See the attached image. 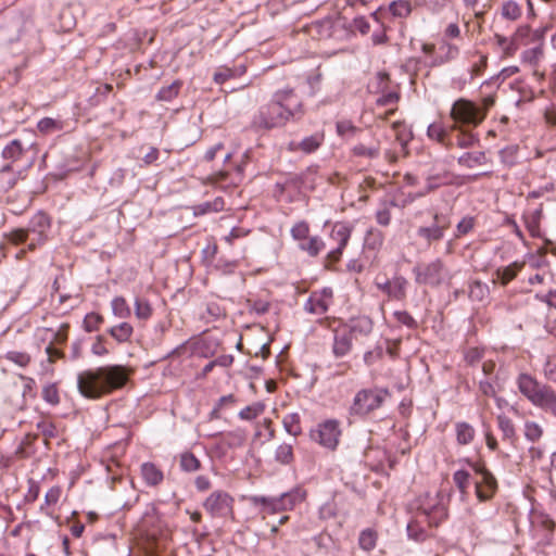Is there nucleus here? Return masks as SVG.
<instances>
[{
    "label": "nucleus",
    "instance_id": "nucleus-1",
    "mask_svg": "<svg viewBox=\"0 0 556 556\" xmlns=\"http://www.w3.org/2000/svg\"><path fill=\"white\" fill-rule=\"evenodd\" d=\"M131 372L117 364L86 369L77 375V388L84 397L98 400L124 388Z\"/></svg>",
    "mask_w": 556,
    "mask_h": 556
},
{
    "label": "nucleus",
    "instance_id": "nucleus-2",
    "mask_svg": "<svg viewBox=\"0 0 556 556\" xmlns=\"http://www.w3.org/2000/svg\"><path fill=\"white\" fill-rule=\"evenodd\" d=\"M303 114L302 100L293 88L277 90L271 100L262 105L253 117V126L262 129H271L286 125L290 119Z\"/></svg>",
    "mask_w": 556,
    "mask_h": 556
},
{
    "label": "nucleus",
    "instance_id": "nucleus-3",
    "mask_svg": "<svg viewBox=\"0 0 556 556\" xmlns=\"http://www.w3.org/2000/svg\"><path fill=\"white\" fill-rule=\"evenodd\" d=\"M50 220L47 214L39 212L33 216L27 228L12 230L8 239L13 244H22L29 240L28 250L34 251L47 241Z\"/></svg>",
    "mask_w": 556,
    "mask_h": 556
},
{
    "label": "nucleus",
    "instance_id": "nucleus-4",
    "mask_svg": "<svg viewBox=\"0 0 556 556\" xmlns=\"http://www.w3.org/2000/svg\"><path fill=\"white\" fill-rule=\"evenodd\" d=\"M418 518L425 520L429 527H438L447 518L445 497L441 493H426L417 501Z\"/></svg>",
    "mask_w": 556,
    "mask_h": 556
},
{
    "label": "nucleus",
    "instance_id": "nucleus-5",
    "mask_svg": "<svg viewBox=\"0 0 556 556\" xmlns=\"http://www.w3.org/2000/svg\"><path fill=\"white\" fill-rule=\"evenodd\" d=\"M390 395L389 390L384 388L362 389L355 394L350 413L359 417L367 416L380 408Z\"/></svg>",
    "mask_w": 556,
    "mask_h": 556
},
{
    "label": "nucleus",
    "instance_id": "nucleus-6",
    "mask_svg": "<svg viewBox=\"0 0 556 556\" xmlns=\"http://www.w3.org/2000/svg\"><path fill=\"white\" fill-rule=\"evenodd\" d=\"M450 116L454 122L452 129H460L477 127L485 118V113L473 102L462 98L453 103Z\"/></svg>",
    "mask_w": 556,
    "mask_h": 556
},
{
    "label": "nucleus",
    "instance_id": "nucleus-7",
    "mask_svg": "<svg viewBox=\"0 0 556 556\" xmlns=\"http://www.w3.org/2000/svg\"><path fill=\"white\" fill-rule=\"evenodd\" d=\"M523 396L535 406L556 415V393L549 387L541 384L526 375H523Z\"/></svg>",
    "mask_w": 556,
    "mask_h": 556
},
{
    "label": "nucleus",
    "instance_id": "nucleus-8",
    "mask_svg": "<svg viewBox=\"0 0 556 556\" xmlns=\"http://www.w3.org/2000/svg\"><path fill=\"white\" fill-rule=\"evenodd\" d=\"M545 31L546 27H539L534 30H531L530 28L526 29V27H523V46L532 45L523 52V61L528 62L532 66L531 72L535 77L543 76V74H540L534 66L543 56L542 47Z\"/></svg>",
    "mask_w": 556,
    "mask_h": 556
},
{
    "label": "nucleus",
    "instance_id": "nucleus-9",
    "mask_svg": "<svg viewBox=\"0 0 556 556\" xmlns=\"http://www.w3.org/2000/svg\"><path fill=\"white\" fill-rule=\"evenodd\" d=\"M433 223L430 226L419 227L417 236L421 238L427 245H432L443 239L444 232L451 226L448 214L442 212H434L432 216Z\"/></svg>",
    "mask_w": 556,
    "mask_h": 556
},
{
    "label": "nucleus",
    "instance_id": "nucleus-10",
    "mask_svg": "<svg viewBox=\"0 0 556 556\" xmlns=\"http://www.w3.org/2000/svg\"><path fill=\"white\" fill-rule=\"evenodd\" d=\"M413 273L417 283L438 287L442 283L445 269L441 260L437 258L426 265H417Z\"/></svg>",
    "mask_w": 556,
    "mask_h": 556
},
{
    "label": "nucleus",
    "instance_id": "nucleus-11",
    "mask_svg": "<svg viewBox=\"0 0 556 556\" xmlns=\"http://www.w3.org/2000/svg\"><path fill=\"white\" fill-rule=\"evenodd\" d=\"M341 435L339 422L337 420H326L311 431V438L319 445L333 451Z\"/></svg>",
    "mask_w": 556,
    "mask_h": 556
},
{
    "label": "nucleus",
    "instance_id": "nucleus-12",
    "mask_svg": "<svg viewBox=\"0 0 556 556\" xmlns=\"http://www.w3.org/2000/svg\"><path fill=\"white\" fill-rule=\"evenodd\" d=\"M203 506L213 517L233 516V498L224 491L213 492L205 500Z\"/></svg>",
    "mask_w": 556,
    "mask_h": 556
},
{
    "label": "nucleus",
    "instance_id": "nucleus-13",
    "mask_svg": "<svg viewBox=\"0 0 556 556\" xmlns=\"http://www.w3.org/2000/svg\"><path fill=\"white\" fill-rule=\"evenodd\" d=\"M29 152H31V156L28 160L27 167H31L38 154L37 144L34 142L25 146L22 140L13 139L3 148L1 155L4 160L14 163L22 160Z\"/></svg>",
    "mask_w": 556,
    "mask_h": 556
},
{
    "label": "nucleus",
    "instance_id": "nucleus-14",
    "mask_svg": "<svg viewBox=\"0 0 556 556\" xmlns=\"http://www.w3.org/2000/svg\"><path fill=\"white\" fill-rule=\"evenodd\" d=\"M352 231L353 226L348 223H336L333 225L330 237L338 243V247L328 253L327 258L329 262L337 263L341 258L343 250L351 238Z\"/></svg>",
    "mask_w": 556,
    "mask_h": 556
},
{
    "label": "nucleus",
    "instance_id": "nucleus-15",
    "mask_svg": "<svg viewBox=\"0 0 556 556\" xmlns=\"http://www.w3.org/2000/svg\"><path fill=\"white\" fill-rule=\"evenodd\" d=\"M333 302V291L331 288H324L311 293L304 304L305 312L315 315L326 314Z\"/></svg>",
    "mask_w": 556,
    "mask_h": 556
},
{
    "label": "nucleus",
    "instance_id": "nucleus-16",
    "mask_svg": "<svg viewBox=\"0 0 556 556\" xmlns=\"http://www.w3.org/2000/svg\"><path fill=\"white\" fill-rule=\"evenodd\" d=\"M473 468L478 476L475 480L477 496L480 501H488L496 490V480L484 467L475 465Z\"/></svg>",
    "mask_w": 556,
    "mask_h": 556
},
{
    "label": "nucleus",
    "instance_id": "nucleus-17",
    "mask_svg": "<svg viewBox=\"0 0 556 556\" xmlns=\"http://www.w3.org/2000/svg\"><path fill=\"white\" fill-rule=\"evenodd\" d=\"M529 522L534 538L545 536L553 529V521L547 515L536 510L531 504Z\"/></svg>",
    "mask_w": 556,
    "mask_h": 556
},
{
    "label": "nucleus",
    "instance_id": "nucleus-18",
    "mask_svg": "<svg viewBox=\"0 0 556 556\" xmlns=\"http://www.w3.org/2000/svg\"><path fill=\"white\" fill-rule=\"evenodd\" d=\"M248 501L251 505L257 508L258 514L263 519L266 518L267 515H274L281 511V507L279 506V502L277 497H266V496H250Z\"/></svg>",
    "mask_w": 556,
    "mask_h": 556
},
{
    "label": "nucleus",
    "instance_id": "nucleus-19",
    "mask_svg": "<svg viewBox=\"0 0 556 556\" xmlns=\"http://www.w3.org/2000/svg\"><path fill=\"white\" fill-rule=\"evenodd\" d=\"M352 345L353 338L351 331H346V328L334 331L332 352L336 357H343L349 354Z\"/></svg>",
    "mask_w": 556,
    "mask_h": 556
},
{
    "label": "nucleus",
    "instance_id": "nucleus-20",
    "mask_svg": "<svg viewBox=\"0 0 556 556\" xmlns=\"http://www.w3.org/2000/svg\"><path fill=\"white\" fill-rule=\"evenodd\" d=\"M305 491L301 488H294L277 497L281 511L292 510L298 504L304 501Z\"/></svg>",
    "mask_w": 556,
    "mask_h": 556
},
{
    "label": "nucleus",
    "instance_id": "nucleus-21",
    "mask_svg": "<svg viewBox=\"0 0 556 556\" xmlns=\"http://www.w3.org/2000/svg\"><path fill=\"white\" fill-rule=\"evenodd\" d=\"M323 141H324V136L319 135V134H315V135L304 138L300 142H294V141L290 142L289 150L290 151L301 150L305 153H312L320 147Z\"/></svg>",
    "mask_w": 556,
    "mask_h": 556
},
{
    "label": "nucleus",
    "instance_id": "nucleus-22",
    "mask_svg": "<svg viewBox=\"0 0 556 556\" xmlns=\"http://www.w3.org/2000/svg\"><path fill=\"white\" fill-rule=\"evenodd\" d=\"M108 333L119 344L130 342L131 337L134 334V327L127 323L123 321L116 326L108 329Z\"/></svg>",
    "mask_w": 556,
    "mask_h": 556
},
{
    "label": "nucleus",
    "instance_id": "nucleus-23",
    "mask_svg": "<svg viewBox=\"0 0 556 556\" xmlns=\"http://www.w3.org/2000/svg\"><path fill=\"white\" fill-rule=\"evenodd\" d=\"M141 476L144 482L150 486L159 485L164 479L162 470L153 463H143L141 465Z\"/></svg>",
    "mask_w": 556,
    "mask_h": 556
},
{
    "label": "nucleus",
    "instance_id": "nucleus-24",
    "mask_svg": "<svg viewBox=\"0 0 556 556\" xmlns=\"http://www.w3.org/2000/svg\"><path fill=\"white\" fill-rule=\"evenodd\" d=\"M408 281L403 276H395L391 279L388 296L392 300L404 301L406 299Z\"/></svg>",
    "mask_w": 556,
    "mask_h": 556
},
{
    "label": "nucleus",
    "instance_id": "nucleus-25",
    "mask_svg": "<svg viewBox=\"0 0 556 556\" xmlns=\"http://www.w3.org/2000/svg\"><path fill=\"white\" fill-rule=\"evenodd\" d=\"M424 522L426 521L421 518H418L417 515L412 521L408 522L407 535L410 540L416 542H424L429 536L427 530L422 527Z\"/></svg>",
    "mask_w": 556,
    "mask_h": 556
},
{
    "label": "nucleus",
    "instance_id": "nucleus-26",
    "mask_svg": "<svg viewBox=\"0 0 556 556\" xmlns=\"http://www.w3.org/2000/svg\"><path fill=\"white\" fill-rule=\"evenodd\" d=\"M300 250L306 252L309 256H317L325 248V242L321 238L314 236L307 237L306 240H303L299 243Z\"/></svg>",
    "mask_w": 556,
    "mask_h": 556
},
{
    "label": "nucleus",
    "instance_id": "nucleus-27",
    "mask_svg": "<svg viewBox=\"0 0 556 556\" xmlns=\"http://www.w3.org/2000/svg\"><path fill=\"white\" fill-rule=\"evenodd\" d=\"M455 431L458 444L467 445L471 443L475 438V429L468 422H457L455 425Z\"/></svg>",
    "mask_w": 556,
    "mask_h": 556
},
{
    "label": "nucleus",
    "instance_id": "nucleus-28",
    "mask_svg": "<svg viewBox=\"0 0 556 556\" xmlns=\"http://www.w3.org/2000/svg\"><path fill=\"white\" fill-rule=\"evenodd\" d=\"M134 306H135V316L139 320L146 321L152 317L153 308H152V305L149 302V300L141 298V296H137L135 299Z\"/></svg>",
    "mask_w": 556,
    "mask_h": 556
},
{
    "label": "nucleus",
    "instance_id": "nucleus-29",
    "mask_svg": "<svg viewBox=\"0 0 556 556\" xmlns=\"http://www.w3.org/2000/svg\"><path fill=\"white\" fill-rule=\"evenodd\" d=\"M346 331L352 332V338L357 334L368 336L372 331V321L368 317H359L353 320L351 327Z\"/></svg>",
    "mask_w": 556,
    "mask_h": 556
},
{
    "label": "nucleus",
    "instance_id": "nucleus-30",
    "mask_svg": "<svg viewBox=\"0 0 556 556\" xmlns=\"http://www.w3.org/2000/svg\"><path fill=\"white\" fill-rule=\"evenodd\" d=\"M389 11L394 17L406 18L410 15L413 8L407 0H395L389 4Z\"/></svg>",
    "mask_w": 556,
    "mask_h": 556
},
{
    "label": "nucleus",
    "instance_id": "nucleus-31",
    "mask_svg": "<svg viewBox=\"0 0 556 556\" xmlns=\"http://www.w3.org/2000/svg\"><path fill=\"white\" fill-rule=\"evenodd\" d=\"M111 308L113 314L121 319H126L131 315V311L123 296H115L111 301Z\"/></svg>",
    "mask_w": 556,
    "mask_h": 556
},
{
    "label": "nucleus",
    "instance_id": "nucleus-32",
    "mask_svg": "<svg viewBox=\"0 0 556 556\" xmlns=\"http://www.w3.org/2000/svg\"><path fill=\"white\" fill-rule=\"evenodd\" d=\"M377 543V533L371 529H365L361 532L358 538V545L365 552H370L375 548Z\"/></svg>",
    "mask_w": 556,
    "mask_h": 556
},
{
    "label": "nucleus",
    "instance_id": "nucleus-33",
    "mask_svg": "<svg viewBox=\"0 0 556 556\" xmlns=\"http://www.w3.org/2000/svg\"><path fill=\"white\" fill-rule=\"evenodd\" d=\"M224 206H225L224 199L218 197L212 202H205V203L197 205L194 207V214L195 215H204L210 212L217 213V212L223 211Z\"/></svg>",
    "mask_w": 556,
    "mask_h": 556
},
{
    "label": "nucleus",
    "instance_id": "nucleus-34",
    "mask_svg": "<svg viewBox=\"0 0 556 556\" xmlns=\"http://www.w3.org/2000/svg\"><path fill=\"white\" fill-rule=\"evenodd\" d=\"M519 268L520 265L517 262L510 264L509 266L498 268L496 270L497 279L503 286H505L517 276Z\"/></svg>",
    "mask_w": 556,
    "mask_h": 556
},
{
    "label": "nucleus",
    "instance_id": "nucleus-35",
    "mask_svg": "<svg viewBox=\"0 0 556 556\" xmlns=\"http://www.w3.org/2000/svg\"><path fill=\"white\" fill-rule=\"evenodd\" d=\"M282 424L285 430L293 437H298L302 431L300 425V416L296 413L286 415L283 417Z\"/></svg>",
    "mask_w": 556,
    "mask_h": 556
},
{
    "label": "nucleus",
    "instance_id": "nucleus-36",
    "mask_svg": "<svg viewBox=\"0 0 556 556\" xmlns=\"http://www.w3.org/2000/svg\"><path fill=\"white\" fill-rule=\"evenodd\" d=\"M182 86L180 80H175L170 85L163 87L156 94V99L160 101H170L176 98L179 93V90Z\"/></svg>",
    "mask_w": 556,
    "mask_h": 556
},
{
    "label": "nucleus",
    "instance_id": "nucleus-37",
    "mask_svg": "<svg viewBox=\"0 0 556 556\" xmlns=\"http://www.w3.org/2000/svg\"><path fill=\"white\" fill-rule=\"evenodd\" d=\"M489 295V287L488 285L479 281V280H475L470 283L469 286V298L473 301H483L488 298Z\"/></svg>",
    "mask_w": 556,
    "mask_h": 556
},
{
    "label": "nucleus",
    "instance_id": "nucleus-38",
    "mask_svg": "<svg viewBox=\"0 0 556 556\" xmlns=\"http://www.w3.org/2000/svg\"><path fill=\"white\" fill-rule=\"evenodd\" d=\"M275 459L283 465H288L293 460V446L289 443L280 444L275 452Z\"/></svg>",
    "mask_w": 556,
    "mask_h": 556
},
{
    "label": "nucleus",
    "instance_id": "nucleus-39",
    "mask_svg": "<svg viewBox=\"0 0 556 556\" xmlns=\"http://www.w3.org/2000/svg\"><path fill=\"white\" fill-rule=\"evenodd\" d=\"M532 299L540 300L548 307L556 308V291H548L546 294L533 293L532 290L527 291L526 303H530Z\"/></svg>",
    "mask_w": 556,
    "mask_h": 556
},
{
    "label": "nucleus",
    "instance_id": "nucleus-40",
    "mask_svg": "<svg viewBox=\"0 0 556 556\" xmlns=\"http://www.w3.org/2000/svg\"><path fill=\"white\" fill-rule=\"evenodd\" d=\"M3 358H5L9 362L14 363L18 367H26L31 361V357L26 352H20V351H9L4 354Z\"/></svg>",
    "mask_w": 556,
    "mask_h": 556
},
{
    "label": "nucleus",
    "instance_id": "nucleus-41",
    "mask_svg": "<svg viewBox=\"0 0 556 556\" xmlns=\"http://www.w3.org/2000/svg\"><path fill=\"white\" fill-rule=\"evenodd\" d=\"M460 165L473 167L485 163V154L483 152L465 153L458 159Z\"/></svg>",
    "mask_w": 556,
    "mask_h": 556
},
{
    "label": "nucleus",
    "instance_id": "nucleus-42",
    "mask_svg": "<svg viewBox=\"0 0 556 556\" xmlns=\"http://www.w3.org/2000/svg\"><path fill=\"white\" fill-rule=\"evenodd\" d=\"M265 409V405L257 402L252 405L245 406L243 409L239 412V417L242 420H252L263 414Z\"/></svg>",
    "mask_w": 556,
    "mask_h": 556
},
{
    "label": "nucleus",
    "instance_id": "nucleus-43",
    "mask_svg": "<svg viewBox=\"0 0 556 556\" xmlns=\"http://www.w3.org/2000/svg\"><path fill=\"white\" fill-rule=\"evenodd\" d=\"M42 399L50 405L55 406L60 403L59 389L56 384L50 383L42 388Z\"/></svg>",
    "mask_w": 556,
    "mask_h": 556
},
{
    "label": "nucleus",
    "instance_id": "nucleus-44",
    "mask_svg": "<svg viewBox=\"0 0 556 556\" xmlns=\"http://www.w3.org/2000/svg\"><path fill=\"white\" fill-rule=\"evenodd\" d=\"M104 321V318L102 315L97 313H89L85 316L83 325L84 329L87 332L96 331L100 328L101 324Z\"/></svg>",
    "mask_w": 556,
    "mask_h": 556
},
{
    "label": "nucleus",
    "instance_id": "nucleus-45",
    "mask_svg": "<svg viewBox=\"0 0 556 556\" xmlns=\"http://www.w3.org/2000/svg\"><path fill=\"white\" fill-rule=\"evenodd\" d=\"M180 467L184 471L193 472L200 468V460L192 453H184L180 456Z\"/></svg>",
    "mask_w": 556,
    "mask_h": 556
},
{
    "label": "nucleus",
    "instance_id": "nucleus-46",
    "mask_svg": "<svg viewBox=\"0 0 556 556\" xmlns=\"http://www.w3.org/2000/svg\"><path fill=\"white\" fill-rule=\"evenodd\" d=\"M290 232L294 240L301 242L307 239L309 235V225L304 220L298 222L292 226Z\"/></svg>",
    "mask_w": 556,
    "mask_h": 556
},
{
    "label": "nucleus",
    "instance_id": "nucleus-47",
    "mask_svg": "<svg viewBox=\"0 0 556 556\" xmlns=\"http://www.w3.org/2000/svg\"><path fill=\"white\" fill-rule=\"evenodd\" d=\"M429 138L437 140L440 143L446 144L447 131L441 124H431L427 131Z\"/></svg>",
    "mask_w": 556,
    "mask_h": 556
},
{
    "label": "nucleus",
    "instance_id": "nucleus-48",
    "mask_svg": "<svg viewBox=\"0 0 556 556\" xmlns=\"http://www.w3.org/2000/svg\"><path fill=\"white\" fill-rule=\"evenodd\" d=\"M476 225V219L472 216H465L462 220L456 225L455 237L460 238L469 233Z\"/></svg>",
    "mask_w": 556,
    "mask_h": 556
},
{
    "label": "nucleus",
    "instance_id": "nucleus-49",
    "mask_svg": "<svg viewBox=\"0 0 556 556\" xmlns=\"http://www.w3.org/2000/svg\"><path fill=\"white\" fill-rule=\"evenodd\" d=\"M358 131L359 129L350 121H340L337 123V132L341 137L350 139L353 138Z\"/></svg>",
    "mask_w": 556,
    "mask_h": 556
},
{
    "label": "nucleus",
    "instance_id": "nucleus-50",
    "mask_svg": "<svg viewBox=\"0 0 556 556\" xmlns=\"http://www.w3.org/2000/svg\"><path fill=\"white\" fill-rule=\"evenodd\" d=\"M353 153L356 156H365L369 159H375L379 155V147H367L363 143H358L353 148Z\"/></svg>",
    "mask_w": 556,
    "mask_h": 556
},
{
    "label": "nucleus",
    "instance_id": "nucleus-51",
    "mask_svg": "<svg viewBox=\"0 0 556 556\" xmlns=\"http://www.w3.org/2000/svg\"><path fill=\"white\" fill-rule=\"evenodd\" d=\"M542 215V205L536 207L532 213V219L527 223L528 231L532 237H541V232L539 229V222Z\"/></svg>",
    "mask_w": 556,
    "mask_h": 556
},
{
    "label": "nucleus",
    "instance_id": "nucleus-52",
    "mask_svg": "<svg viewBox=\"0 0 556 556\" xmlns=\"http://www.w3.org/2000/svg\"><path fill=\"white\" fill-rule=\"evenodd\" d=\"M502 13L503 16L508 20H517L520 16L521 11L517 2L507 1L503 4Z\"/></svg>",
    "mask_w": 556,
    "mask_h": 556
},
{
    "label": "nucleus",
    "instance_id": "nucleus-53",
    "mask_svg": "<svg viewBox=\"0 0 556 556\" xmlns=\"http://www.w3.org/2000/svg\"><path fill=\"white\" fill-rule=\"evenodd\" d=\"M62 494V490L60 486H52L45 495V505L41 506V510L49 508L50 506H54Z\"/></svg>",
    "mask_w": 556,
    "mask_h": 556
},
{
    "label": "nucleus",
    "instance_id": "nucleus-54",
    "mask_svg": "<svg viewBox=\"0 0 556 556\" xmlns=\"http://www.w3.org/2000/svg\"><path fill=\"white\" fill-rule=\"evenodd\" d=\"M392 128L395 131L396 140L405 146L409 140V131L407 130L406 125L403 122H395L392 124Z\"/></svg>",
    "mask_w": 556,
    "mask_h": 556
},
{
    "label": "nucleus",
    "instance_id": "nucleus-55",
    "mask_svg": "<svg viewBox=\"0 0 556 556\" xmlns=\"http://www.w3.org/2000/svg\"><path fill=\"white\" fill-rule=\"evenodd\" d=\"M205 312L206 315H203V317H205L207 321L216 320L225 315V309L216 302L207 303Z\"/></svg>",
    "mask_w": 556,
    "mask_h": 556
},
{
    "label": "nucleus",
    "instance_id": "nucleus-56",
    "mask_svg": "<svg viewBox=\"0 0 556 556\" xmlns=\"http://www.w3.org/2000/svg\"><path fill=\"white\" fill-rule=\"evenodd\" d=\"M519 148L518 146H510L501 151L502 161L507 165L517 163Z\"/></svg>",
    "mask_w": 556,
    "mask_h": 556
},
{
    "label": "nucleus",
    "instance_id": "nucleus-57",
    "mask_svg": "<svg viewBox=\"0 0 556 556\" xmlns=\"http://www.w3.org/2000/svg\"><path fill=\"white\" fill-rule=\"evenodd\" d=\"M454 483L462 493H466L469 485L470 475L465 470H457L453 476Z\"/></svg>",
    "mask_w": 556,
    "mask_h": 556
},
{
    "label": "nucleus",
    "instance_id": "nucleus-58",
    "mask_svg": "<svg viewBox=\"0 0 556 556\" xmlns=\"http://www.w3.org/2000/svg\"><path fill=\"white\" fill-rule=\"evenodd\" d=\"M400 100L397 91L383 92L376 101L379 106L396 105Z\"/></svg>",
    "mask_w": 556,
    "mask_h": 556
},
{
    "label": "nucleus",
    "instance_id": "nucleus-59",
    "mask_svg": "<svg viewBox=\"0 0 556 556\" xmlns=\"http://www.w3.org/2000/svg\"><path fill=\"white\" fill-rule=\"evenodd\" d=\"M445 182H446L445 178L441 175L429 176L427 178L425 191L418 193V195L422 197V195L433 191L434 189L439 188L440 186L444 185Z\"/></svg>",
    "mask_w": 556,
    "mask_h": 556
},
{
    "label": "nucleus",
    "instance_id": "nucleus-60",
    "mask_svg": "<svg viewBox=\"0 0 556 556\" xmlns=\"http://www.w3.org/2000/svg\"><path fill=\"white\" fill-rule=\"evenodd\" d=\"M496 39L505 55H513L517 51L518 45L515 40L509 41L507 38L500 35H496Z\"/></svg>",
    "mask_w": 556,
    "mask_h": 556
},
{
    "label": "nucleus",
    "instance_id": "nucleus-61",
    "mask_svg": "<svg viewBox=\"0 0 556 556\" xmlns=\"http://www.w3.org/2000/svg\"><path fill=\"white\" fill-rule=\"evenodd\" d=\"M454 140L459 148H468L475 143L476 138L470 131H459Z\"/></svg>",
    "mask_w": 556,
    "mask_h": 556
},
{
    "label": "nucleus",
    "instance_id": "nucleus-62",
    "mask_svg": "<svg viewBox=\"0 0 556 556\" xmlns=\"http://www.w3.org/2000/svg\"><path fill=\"white\" fill-rule=\"evenodd\" d=\"M383 240H384V237L380 230L370 228L367 231L366 241L369 247H371V248L381 247L383 243Z\"/></svg>",
    "mask_w": 556,
    "mask_h": 556
},
{
    "label": "nucleus",
    "instance_id": "nucleus-63",
    "mask_svg": "<svg viewBox=\"0 0 556 556\" xmlns=\"http://www.w3.org/2000/svg\"><path fill=\"white\" fill-rule=\"evenodd\" d=\"M498 426L505 439H511L515 435L514 425L507 417L500 416Z\"/></svg>",
    "mask_w": 556,
    "mask_h": 556
},
{
    "label": "nucleus",
    "instance_id": "nucleus-64",
    "mask_svg": "<svg viewBox=\"0 0 556 556\" xmlns=\"http://www.w3.org/2000/svg\"><path fill=\"white\" fill-rule=\"evenodd\" d=\"M542 428L535 422H526L525 425V435L531 440L535 441L542 435Z\"/></svg>",
    "mask_w": 556,
    "mask_h": 556
}]
</instances>
